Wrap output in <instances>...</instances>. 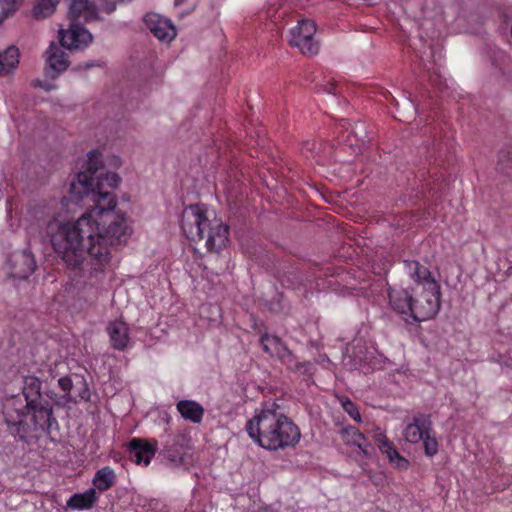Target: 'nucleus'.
<instances>
[{"instance_id":"nucleus-34","label":"nucleus","mask_w":512,"mask_h":512,"mask_svg":"<svg viewBox=\"0 0 512 512\" xmlns=\"http://www.w3.org/2000/svg\"><path fill=\"white\" fill-rule=\"evenodd\" d=\"M116 9V5L114 2H109L105 6L102 7V10L106 13H111Z\"/></svg>"},{"instance_id":"nucleus-3","label":"nucleus","mask_w":512,"mask_h":512,"mask_svg":"<svg viewBox=\"0 0 512 512\" xmlns=\"http://www.w3.org/2000/svg\"><path fill=\"white\" fill-rule=\"evenodd\" d=\"M23 383L26 405L16 407L13 403L7 406L4 412L10 433L21 439H24L25 435L32 430L48 428L53 418L52 406L42 398L41 380L29 375L24 378Z\"/></svg>"},{"instance_id":"nucleus-11","label":"nucleus","mask_w":512,"mask_h":512,"mask_svg":"<svg viewBox=\"0 0 512 512\" xmlns=\"http://www.w3.org/2000/svg\"><path fill=\"white\" fill-rule=\"evenodd\" d=\"M147 28L161 41L170 42L176 36V29L171 21L156 13H148L144 18Z\"/></svg>"},{"instance_id":"nucleus-25","label":"nucleus","mask_w":512,"mask_h":512,"mask_svg":"<svg viewBox=\"0 0 512 512\" xmlns=\"http://www.w3.org/2000/svg\"><path fill=\"white\" fill-rule=\"evenodd\" d=\"M260 345L262 350L270 357H277L286 346L279 337L270 334H263L261 336Z\"/></svg>"},{"instance_id":"nucleus-10","label":"nucleus","mask_w":512,"mask_h":512,"mask_svg":"<svg viewBox=\"0 0 512 512\" xmlns=\"http://www.w3.org/2000/svg\"><path fill=\"white\" fill-rule=\"evenodd\" d=\"M432 422L429 415L419 414L412 418L410 423H407L403 436L405 440L412 444L421 442L427 433H432Z\"/></svg>"},{"instance_id":"nucleus-35","label":"nucleus","mask_w":512,"mask_h":512,"mask_svg":"<svg viewBox=\"0 0 512 512\" xmlns=\"http://www.w3.org/2000/svg\"><path fill=\"white\" fill-rule=\"evenodd\" d=\"M325 90L328 92V93H331V94H336V85L334 83H331L327 88H325Z\"/></svg>"},{"instance_id":"nucleus-19","label":"nucleus","mask_w":512,"mask_h":512,"mask_svg":"<svg viewBox=\"0 0 512 512\" xmlns=\"http://www.w3.org/2000/svg\"><path fill=\"white\" fill-rule=\"evenodd\" d=\"M36 261L32 252L25 249L14 256L15 274L19 278L29 277L36 269Z\"/></svg>"},{"instance_id":"nucleus-22","label":"nucleus","mask_w":512,"mask_h":512,"mask_svg":"<svg viewBox=\"0 0 512 512\" xmlns=\"http://www.w3.org/2000/svg\"><path fill=\"white\" fill-rule=\"evenodd\" d=\"M97 499L96 490L90 488L83 493H77L71 496L67 501V506L78 510L90 509L96 503Z\"/></svg>"},{"instance_id":"nucleus-23","label":"nucleus","mask_w":512,"mask_h":512,"mask_svg":"<svg viewBox=\"0 0 512 512\" xmlns=\"http://www.w3.org/2000/svg\"><path fill=\"white\" fill-rule=\"evenodd\" d=\"M277 358L290 370L311 373L312 364L310 362H299L297 357L287 346L281 350Z\"/></svg>"},{"instance_id":"nucleus-16","label":"nucleus","mask_w":512,"mask_h":512,"mask_svg":"<svg viewBox=\"0 0 512 512\" xmlns=\"http://www.w3.org/2000/svg\"><path fill=\"white\" fill-rule=\"evenodd\" d=\"M389 303L394 311L400 314H409L413 302V295L404 288H389Z\"/></svg>"},{"instance_id":"nucleus-31","label":"nucleus","mask_w":512,"mask_h":512,"mask_svg":"<svg viewBox=\"0 0 512 512\" xmlns=\"http://www.w3.org/2000/svg\"><path fill=\"white\" fill-rule=\"evenodd\" d=\"M498 170L505 174L507 177L512 178V158L505 154L498 162Z\"/></svg>"},{"instance_id":"nucleus-8","label":"nucleus","mask_w":512,"mask_h":512,"mask_svg":"<svg viewBox=\"0 0 512 512\" xmlns=\"http://www.w3.org/2000/svg\"><path fill=\"white\" fill-rule=\"evenodd\" d=\"M60 43L67 49H83L93 41L92 34L79 24H71L68 30H59Z\"/></svg>"},{"instance_id":"nucleus-9","label":"nucleus","mask_w":512,"mask_h":512,"mask_svg":"<svg viewBox=\"0 0 512 512\" xmlns=\"http://www.w3.org/2000/svg\"><path fill=\"white\" fill-rule=\"evenodd\" d=\"M46 67L45 72L51 79L57 78L69 67L67 54L55 43H51L45 52Z\"/></svg>"},{"instance_id":"nucleus-33","label":"nucleus","mask_w":512,"mask_h":512,"mask_svg":"<svg viewBox=\"0 0 512 512\" xmlns=\"http://www.w3.org/2000/svg\"><path fill=\"white\" fill-rule=\"evenodd\" d=\"M31 85L32 87L34 88H42L44 89L45 91H51V90H54L56 89V85L55 84H51V83H46V82H43L39 79H35L31 82Z\"/></svg>"},{"instance_id":"nucleus-7","label":"nucleus","mask_w":512,"mask_h":512,"mask_svg":"<svg viewBox=\"0 0 512 512\" xmlns=\"http://www.w3.org/2000/svg\"><path fill=\"white\" fill-rule=\"evenodd\" d=\"M58 385L63 391V395L55 399V404L58 406H64L71 402L76 403L78 401L90 400V390L83 377H77L76 382L69 376L61 377L58 380Z\"/></svg>"},{"instance_id":"nucleus-4","label":"nucleus","mask_w":512,"mask_h":512,"mask_svg":"<svg viewBox=\"0 0 512 512\" xmlns=\"http://www.w3.org/2000/svg\"><path fill=\"white\" fill-rule=\"evenodd\" d=\"M181 228L191 241H200L206 236V247L210 252H219L228 242V227L215 215L210 218L202 205H189L183 210Z\"/></svg>"},{"instance_id":"nucleus-30","label":"nucleus","mask_w":512,"mask_h":512,"mask_svg":"<svg viewBox=\"0 0 512 512\" xmlns=\"http://www.w3.org/2000/svg\"><path fill=\"white\" fill-rule=\"evenodd\" d=\"M344 411L356 422H362L361 414L358 410L357 405L352 402L349 398L343 397L340 400Z\"/></svg>"},{"instance_id":"nucleus-36","label":"nucleus","mask_w":512,"mask_h":512,"mask_svg":"<svg viewBox=\"0 0 512 512\" xmlns=\"http://www.w3.org/2000/svg\"><path fill=\"white\" fill-rule=\"evenodd\" d=\"M95 66H99L98 63L92 61V62H87L85 63V65L83 66L84 69H88V68H91V67H95Z\"/></svg>"},{"instance_id":"nucleus-38","label":"nucleus","mask_w":512,"mask_h":512,"mask_svg":"<svg viewBox=\"0 0 512 512\" xmlns=\"http://www.w3.org/2000/svg\"><path fill=\"white\" fill-rule=\"evenodd\" d=\"M186 0H175V5L180 6L182 5Z\"/></svg>"},{"instance_id":"nucleus-20","label":"nucleus","mask_w":512,"mask_h":512,"mask_svg":"<svg viewBox=\"0 0 512 512\" xmlns=\"http://www.w3.org/2000/svg\"><path fill=\"white\" fill-rule=\"evenodd\" d=\"M177 411L186 421L198 424L202 421L204 408L201 404L193 400H180L176 404Z\"/></svg>"},{"instance_id":"nucleus-18","label":"nucleus","mask_w":512,"mask_h":512,"mask_svg":"<svg viewBox=\"0 0 512 512\" xmlns=\"http://www.w3.org/2000/svg\"><path fill=\"white\" fill-rule=\"evenodd\" d=\"M20 63V51L14 46H8L0 51V77L13 74Z\"/></svg>"},{"instance_id":"nucleus-13","label":"nucleus","mask_w":512,"mask_h":512,"mask_svg":"<svg viewBox=\"0 0 512 512\" xmlns=\"http://www.w3.org/2000/svg\"><path fill=\"white\" fill-rule=\"evenodd\" d=\"M157 451V442L134 438L129 443L130 458L136 464L148 465Z\"/></svg>"},{"instance_id":"nucleus-27","label":"nucleus","mask_w":512,"mask_h":512,"mask_svg":"<svg viewBox=\"0 0 512 512\" xmlns=\"http://www.w3.org/2000/svg\"><path fill=\"white\" fill-rule=\"evenodd\" d=\"M60 0H37V4L33 8V16L36 19H43L51 14L56 9L57 4Z\"/></svg>"},{"instance_id":"nucleus-14","label":"nucleus","mask_w":512,"mask_h":512,"mask_svg":"<svg viewBox=\"0 0 512 512\" xmlns=\"http://www.w3.org/2000/svg\"><path fill=\"white\" fill-rule=\"evenodd\" d=\"M107 334L110 339L111 346L118 351L127 349L130 342V329L126 322L122 320L111 321L107 328Z\"/></svg>"},{"instance_id":"nucleus-21","label":"nucleus","mask_w":512,"mask_h":512,"mask_svg":"<svg viewBox=\"0 0 512 512\" xmlns=\"http://www.w3.org/2000/svg\"><path fill=\"white\" fill-rule=\"evenodd\" d=\"M69 18L72 20L83 18L87 22L95 20L97 19L96 7L89 0H72Z\"/></svg>"},{"instance_id":"nucleus-1","label":"nucleus","mask_w":512,"mask_h":512,"mask_svg":"<svg viewBox=\"0 0 512 512\" xmlns=\"http://www.w3.org/2000/svg\"><path fill=\"white\" fill-rule=\"evenodd\" d=\"M86 170L71 182L70 192L77 198L92 194L94 206L75 221L51 219L46 226L56 254L72 269L80 268L87 255L89 278L102 279L111 260V248L125 242L129 233L127 218L115 212L116 196L108 189L116 188L121 179L117 173H103L102 155L88 153Z\"/></svg>"},{"instance_id":"nucleus-12","label":"nucleus","mask_w":512,"mask_h":512,"mask_svg":"<svg viewBox=\"0 0 512 512\" xmlns=\"http://www.w3.org/2000/svg\"><path fill=\"white\" fill-rule=\"evenodd\" d=\"M186 443L187 437L185 435H170L162 450L164 458L173 466L183 464Z\"/></svg>"},{"instance_id":"nucleus-26","label":"nucleus","mask_w":512,"mask_h":512,"mask_svg":"<svg viewBox=\"0 0 512 512\" xmlns=\"http://www.w3.org/2000/svg\"><path fill=\"white\" fill-rule=\"evenodd\" d=\"M382 454H385L390 463H392L398 469H407L409 467V461L401 456L396 450L393 442L386 443L381 449Z\"/></svg>"},{"instance_id":"nucleus-17","label":"nucleus","mask_w":512,"mask_h":512,"mask_svg":"<svg viewBox=\"0 0 512 512\" xmlns=\"http://www.w3.org/2000/svg\"><path fill=\"white\" fill-rule=\"evenodd\" d=\"M340 435L346 445L357 447L364 456L369 454L371 444L356 427L347 425L340 430Z\"/></svg>"},{"instance_id":"nucleus-6","label":"nucleus","mask_w":512,"mask_h":512,"mask_svg":"<svg viewBox=\"0 0 512 512\" xmlns=\"http://www.w3.org/2000/svg\"><path fill=\"white\" fill-rule=\"evenodd\" d=\"M316 24L312 20H300L291 29L290 45L297 47L304 55L312 56L318 53L319 44L314 39Z\"/></svg>"},{"instance_id":"nucleus-15","label":"nucleus","mask_w":512,"mask_h":512,"mask_svg":"<svg viewBox=\"0 0 512 512\" xmlns=\"http://www.w3.org/2000/svg\"><path fill=\"white\" fill-rule=\"evenodd\" d=\"M405 270L409 277L422 288L432 287L433 284H439L433 277L430 270L416 260H404Z\"/></svg>"},{"instance_id":"nucleus-28","label":"nucleus","mask_w":512,"mask_h":512,"mask_svg":"<svg viewBox=\"0 0 512 512\" xmlns=\"http://www.w3.org/2000/svg\"><path fill=\"white\" fill-rule=\"evenodd\" d=\"M20 6V0H0V25L12 16Z\"/></svg>"},{"instance_id":"nucleus-32","label":"nucleus","mask_w":512,"mask_h":512,"mask_svg":"<svg viewBox=\"0 0 512 512\" xmlns=\"http://www.w3.org/2000/svg\"><path fill=\"white\" fill-rule=\"evenodd\" d=\"M374 440L377 444L378 449H381L383 446H385L386 443L391 442L379 427L375 429Z\"/></svg>"},{"instance_id":"nucleus-37","label":"nucleus","mask_w":512,"mask_h":512,"mask_svg":"<svg viewBox=\"0 0 512 512\" xmlns=\"http://www.w3.org/2000/svg\"><path fill=\"white\" fill-rule=\"evenodd\" d=\"M46 395L55 402V399H57L60 395L54 393V392H46Z\"/></svg>"},{"instance_id":"nucleus-5","label":"nucleus","mask_w":512,"mask_h":512,"mask_svg":"<svg viewBox=\"0 0 512 512\" xmlns=\"http://www.w3.org/2000/svg\"><path fill=\"white\" fill-rule=\"evenodd\" d=\"M441 288L439 284L422 288L421 293L415 292L410 316L415 321H426L433 318L440 309Z\"/></svg>"},{"instance_id":"nucleus-2","label":"nucleus","mask_w":512,"mask_h":512,"mask_svg":"<svg viewBox=\"0 0 512 512\" xmlns=\"http://www.w3.org/2000/svg\"><path fill=\"white\" fill-rule=\"evenodd\" d=\"M245 430L257 445L270 451L294 448L301 440L298 425L275 402L257 411Z\"/></svg>"},{"instance_id":"nucleus-29","label":"nucleus","mask_w":512,"mask_h":512,"mask_svg":"<svg viewBox=\"0 0 512 512\" xmlns=\"http://www.w3.org/2000/svg\"><path fill=\"white\" fill-rule=\"evenodd\" d=\"M421 441L423 442L426 456L433 457L438 453L439 443L432 433H427Z\"/></svg>"},{"instance_id":"nucleus-24","label":"nucleus","mask_w":512,"mask_h":512,"mask_svg":"<svg viewBox=\"0 0 512 512\" xmlns=\"http://www.w3.org/2000/svg\"><path fill=\"white\" fill-rule=\"evenodd\" d=\"M94 489L104 492L113 487L116 483V474L109 466L99 469L92 480Z\"/></svg>"}]
</instances>
